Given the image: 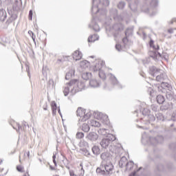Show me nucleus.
<instances>
[{"label":"nucleus","mask_w":176,"mask_h":176,"mask_svg":"<svg viewBox=\"0 0 176 176\" xmlns=\"http://www.w3.org/2000/svg\"><path fill=\"white\" fill-rule=\"evenodd\" d=\"M107 6H109V0H93L91 12L93 14H99L102 19L107 17Z\"/></svg>","instance_id":"nucleus-1"},{"label":"nucleus","mask_w":176,"mask_h":176,"mask_svg":"<svg viewBox=\"0 0 176 176\" xmlns=\"http://www.w3.org/2000/svg\"><path fill=\"white\" fill-rule=\"evenodd\" d=\"M116 140V137L113 135V134H108L105 138H103L100 142V145L102 148H104V149H107L109 146V150L110 152H112V153L119 154L122 151V146H115L111 145L112 142Z\"/></svg>","instance_id":"nucleus-2"},{"label":"nucleus","mask_w":176,"mask_h":176,"mask_svg":"<svg viewBox=\"0 0 176 176\" xmlns=\"http://www.w3.org/2000/svg\"><path fill=\"white\" fill-rule=\"evenodd\" d=\"M69 89H71L70 93L74 96L78 91H82L85 89V82L79 81L78 79L71 80L67 84V87H65L63 89V94L65 97H67L69 94Z\"/></svg>","instance_id":"nucleus-3"},{"label":"nucleus","mask_w":176,"mask_h":176,"mask_svg":"<svg viewBox=\"0 0 176 176\" xmlns=\"http://www.w3.org/2000/svg\"><path fill=\"white\" fill-rule=\"evenodd\" d=\"M158 89L162 93H166V98L168 101H173V102L176 101V95L171 92V90H173L171 85L168 82H162L161 83V86L158 87Z\"/></svg>","instance_id":"nucleus-4"},{"label":"nucleus","mask_w":176,"mask_h":176,"mask_svg":"<svg viewBox=\"0 0 176 176\" xmlns=\"http://www.w3.org/2000/svg\"><path fill=\"white\" fill-rule=\"evenodd\" d=\"M164 140V138H163V136L160 135V136H157L156 138H153V137H146V133H144L142 135V144H144V145H146V144L148 145H157V144H162V142H163V141Z\"/></svg>","instance_id":"nucleus-5"},{"label":"nucleus","mask_w":176,"mask_h":176,"mask_svg":"<svg viewBox=\"0 0 176 176\" xmlns=\"http://www.w3.org/2000/svg\"><path fill=\"white\" fill-rule=\"evenodd\" d=\"M97 174L100 175H109L113 173V164L112 162L102 164L100 167L96 168Z\"/></svg>","instance_id":"nucleus-6"},{"label":"nucleus","mask_w":176,"mask_h":176,"mask_svg":"<svg viewBox=\"0 0 176 176\" xmlns=\"http://www.w3.org/2000/svg\"><path fill=\"white\" fill-rule=\"evenodd\" d=\"M7 10H8V14L10 15V17L6 21V25H9L10 23H12V21H14V20L17 19V15H16V3H14L12 6V8L10 7L8 8Z\"/></svg>","instance_id":"nucleus-7"},{"label":"nucleus","mask_w":176,"mask_h":176,"mask_svg":"<svg viewBox=\"0 0 176 176\" xmlns=\"http://www.w3.org/2000/svg\"><path fill=\"white\" fill-rule=\"evenodd\" d=\"M102 65H104L102 61L96 60L94 66V72H97V71H99V77L100 78V79L105 80L107 76L105 75V73H104V71L101 70Z\"/></svg>","instance_id":"nucleus-8"},{"label":"nucleus","mask_w":176,"mask_h":176,"mask_svg":"<svg viewBox=\"0 0 176 176\" xmlns=\"http://www.w3.org/2000/svg\"><path fill=\"white\" fill-rule=\"evenodd\" d=\"M125 167L127 171H133L129 176H137V173H138L140 170H142V167H140L138 169H137L138 166L137 165H134V162L133 161L127 162Z\"/></svg>","instance_id":"nucleus-9"},{"label":"nucleus","mask_w":176,"mask_h":176,"mask_svg":"<svg viewBox=\"0 0 176 176\" xmlns=\"http://www.w3.org/2000/svg\"><path fill=\"white\" fill-rule=\"evenodd\" d=\"M77 116H79L80 120L81 122H86L90 116H91V113H86V110L82 109V107H78L77 111H76Z\"/></svg>","instance_id":"nucleus-10"},{"label":"nucleus","mask_w":176,"mask_h":176,"mask_svg":"<svg viewBox=\"0 0 176 176\" xmlns=\"http://www.w3.org/2000/svg\"><path fill=\"white\" fill-rule=\"evenodd\" d=\"M95 117L96 119H98V120H101L104 124H109V118H108V116L106 114L101 112H97L95 114Z\"/></svg>","instance_id":"nucleus-11"},{"label":"nucleus","mask_w":176,"mask_h":176,"mask_svg":"<svg viewBox=\"0 0 176 176\" xmlns=\"http://www.w3.org/2000/svg\"><path fill=\"white\" fill-rule=\"evenodd\" d=\"M100 159L102 160V164H104V163L112 162V159H113V157H112L109 152L105 151L100 155Z\"/></svg>","instance_id":"nucleus-12"},{"label":"nucleus","mask_w":176,"mask_h":176,"mask_svg":"<svg viewBox=\"0 0 176 176\" xmlns=\"http://www.w3.org/2000/svg\"><path fill=\"white\" fill-rule=\"evenodd\" d=\"M86 138L88 141H91V142H96L98 140V134L96 132H90L87 134Z\"/></svg>","instance_id":"nucleus-13"},{"label":"nucleus","mask_w":176,"mask_h":176,"mask_svg":"<svg viewBox=\"0 0 176 176\" xmlns=\"http://www.w3.org/2000/svg\"><path fill=\"white\" fill-rule=\"evenodd\" d=\"M155 76L157 82H161L162 83H164V80H166V79H167V75L166 74V73L163 72V70H162Z\"/></svg>","instance_id":"nucleus-14"},{"label":"nucleus","mask_w":176,"mask_h":176,"mask_svg":"<svg viewBox=\"0 0 176 176\" xmlns=\"http://www.w3.org/2000/svg\"><path fill=\"white\" fill-rule=\"evenodd\" d=\"M94 14H96L92 13L93 19L91 23L89 24V28H93L94 31L98 32V31H100V26L98 25V24H97V23H96V19H94Z\"/></svg>","instance_id":"nucleus-15"},{"label":"nucleus","mask_w":176,"mask_h":176,"mask_svg":"<svg viewBox=\"0 0 176 176\" xmlns=\"http://www.w3.org/2000/svg\"><path fill=\"white\" fill-rule=\"evenodd\" d=\"M124 27L123 24L119 23H116L113 25V30L116 31V33H114V36L116 37L118 36V33L116 32H120L121 31H123Z\"/></svg>","instance_id":"nucleus-16"},{"label":"nucleus","mask_w":176,"mask_h":176,"mask_svg":"<svg viewBox=\"0 0 176 176\" xmlns=\"http://www.w3.org/2000/svg\"><path fill=\"white\" fill-rule=\"evenodd\" d=\"M161 71H162V69H159L156 68V67H155V66H152L150 67V74L153 76H156L157 75H158V74Z\"/></svg>","instance_id":"nucleus-17"},{"label":"nucleus","mask_w":176,"mask_h":176,"mask_svg":"<svg viewBox=\"0 0 176 176\" xmlns=\"http://www.w3.org/2000/svg\"><path fill=\"white\" fill-rule=\"evenodd\" d=\"M109 13L110 16H111L114 20H119V16H118V10L116 8H111Z\"/></svg>","instance_id":"nucleus-18"},{"label":"nucleus","mask_w":176,"mask_h":176,"mask_svg":"<svg viewBox=\"0 0 176 176\" xmlns=\"http://www.w3.org/2000/svg\"><path fill=\"white\" fill-rule=\"evenodd\" d=\"M110 80L111 83H113V85H116L117 86H118V87L122 89V85L119 84V81H118V79L116 78V77L112 74H110Z\"/></svg>","instance_id":"nucleus-19"},{"label":"nucleus","mask_w":176,"mask_h":176,"mask_svg":"<svg viewBox=\"0 0 176 176\" xmlns=\"http://www.w3.org/2000/svg\"><path fill=\"white\" fill-rule=\"evenodd\" d=\"M89 85L94 89H96V87H100V82L96 79H91L89 80Z\"/></svg>","instance_id":"nucleus-20"},{"label":"nucleus","mask_w":176,"mask_h":176,"mask_svg":"<svg viewBox=\"0 0 176 176\" xmlns=\"http://www.w3.org/2000/svg\"><path fill=\"white\" fill-rule=\"evenodd\" d=\"M8 17V14L6 11L3 9L0 10V21L3 22L5 19Z\"/></svg>","instance_id":"nucleus-21"},{"label":"nucleus","mask_w":176,"mask_h":176,"mask_svg":"<svg viewBox=\"0 0 176 176\" xmlns=\"http://www.w3.org/2000/svg\"><path fill=\"white\" fill-rule=\"evenodd\" d=\"M73 58L74 60H76V61H78L82 58V52L76 50L73 54Z\"/></svg>","instance_id":"nucleus-22"},{"label":"nucleus","mask_w":176,"mask_h":176,"mask_svg":"<svg viewBox=\"0 0 176 176\" xmlns=\"http://www.w3.org/2000/svg\"><path fill=\"white\" fill-rule=\"evenodd\" d=\"M75 76V69H70L65 76V79L67 80H69V79H71V78H72V76Z\"/></svg>","instance_id":"nucleus-23"},{"label":"nucleus","mask_w":176,"mask_h":176,"mask_svg":"<svg viewBox=\"0 0 176 176\" xmlns=\"http://www.w3.org/2000/svg\"><path fill=\"white\" fill-rule=\"evenodd\" d=\"M134 4H129V6L132 12H137V8L138 6V2L140 0H134Z\"/></svg>","instance_id":"nucleus-24"},{"label":"nucleus","mask_w":176,"mask_h":176,"mask_svg":"<svg viewBox=\"0 0 176 176\" xmlns=\"http://www.w3.org/2000/svg\"><path fill=\"white\" fill-rule=\"evenodd\" d=\"M127 164V158L126 157H122L120 162H119V166L122 168V167H126Z\"/></svg>","instance_id":"nucleus-25"},{"label":"nucleus","mask_w":176,"mask_h":176,"mask_svg":"<svg viewBox=\"0 0 176 176\" xmlns=\"http://www.w3.org/2000/svg\"><path fill=\"white\" fill-rule=\"evenodd\" d=\"M91 73L90 72H85L82 74V78L84 79V80H89V79L91 78Z\"/></svg>","instance_id":"nucleus-26"},{"label":"nucleus","mask_w":176,"mask_h":176,"mask_svg":"<svg viewBox=\"0 0 176 176\" xmlns=\"http://www.w3.org/2000/svg\"><path fill=\"white\" fill-rule=\"evenodd\" d=\"M144 1L146 2V4L142 7V10L145 13H150L151 11L149 10V8H148V5L149 2H148V0H144Z\"/></svg>","instance_id":"nucleus-27"},{"label":"nucleus","mask_w":176,"mask_h":176,"mask_svg":"<svg viewBox=\"0 0 176 176\" xmlns=\"http://www.w3.org/2000/svg\"><path fill=\"white\" fill-rule=\"evenodd\" d=\"M98 134H100V135H108V134H111V133H108V129H100L98 131Z\"/></svg>","instance_id":"nucleus-28"},{"label":"nucleus","mask_w":176,"mask_h":176,"mask_svg":"<svg viewBox=\"0 0 176 176\" xmlns=\"http://www.w3.org/2000/svg\"><path fill=\"white\" fill-rule=\"evenodd\" d=\"M91 151L94 155H96V156L100 155V147H98V146H94L91 148Z\"/></svg>","instance_id":"nucleus-29"},{"label":"nucleus","mask_w":176,"mask_h":176,"mask_svg":"<svg viewBox=\"0 0 176 176\" xmlns=\"http://www.w3.org/2000/svg\"><path fill=\"white\" fill-rule=\"evenodd\" d=\"M96 41H98V36L97 34H94L90 36L88 38V42H96Z\"/></svg>","instance_id":"nucleus-30"},{"label":"nucleus","mask_w":176,"mask_h":176,"mask_svg":"<svg viewBox=\"0 0 176 176\" xmlns=\"http://www.w3.org/2000/svg\"><path fill=\"white\" fill-rule=\"evenodd\" d=\"M143 116H148L151 114V110L148 108H144L143 109L140 110Z\"/></svg>","instance_id":"nucleus-31"},{"label":"nucleus","mask_w":176,"mask_h":176,"mask_svg":"<svg viewBox=\"0 0 176 176\" xmlns=\"http://www.w3.org/2000/svg\"><path fill=\"white\" fill-rule=\"evenodd\" d=\"M164 101H166V99L164 98V96H163L162 95H158L157 96V102L158 104H163Z\"/></svg>","instance_id":"nucleus-32"},{"label":"nucleus","mask_w":176,"mask_h":176,"mask_svg":"<svg viewBox=\"0 0 176 176\" xmlns=\"http://www.w3.org/2000/svg\"><path fill=\"white\" fill-rule=\"evenodd\" d=\"M52 109V115H56L57 113V104L56 102H52L51 104Z\"/></svg>","instance_id":"nucleus-33"},{"label":"nucleus","mask_w":176,"mask_h":176,"mask_svg":"<svg viewBox=\"0 0 176 176\" xmlns=\"http://www.w3.org/2000/svg\"><path fill=\"white\" fill-rule=\"evenodd\" d=\"M82 127V130L84 133H89V131H90V126H89V124H83Z\"/></svg>","instance_id":"nucleus-34"},{"label":"nucleus","mask_w":176,"mask_h":176,"mask_svg":"<svg viewBox=\"0 0 176 176\" xmlns=\"http://www.w3.org/2000/svg\"><path fill=\"white\" fill-rule=\"evenodd\" d=\"M80 66L81 67V68H87L89 67V61L87 60H82L80 62Z\"/></svg>","instance_id":"nucleus-35"},{"label":"nucleus","mask_w":176,"mask_h":176,"mask_svg":"<svg viewBox=\"0 0 176 176\" xmlns=\"http://www.w3.org/2000/svg\"><path fill=\"white\" fill-rule=\"evenodd\" d=\"M91 124L94 127H100V126H101V124H100V122L96 121V120H92L91 121Z\"/></svg>","instance_id":"nucleus-36"},{"label":"nucleus","mask_w":176,"mask_h":176,"mask_svg":"<svg viewBox=\"0 0 176 176\" xmlns=\"http://www.w3.org/2000/svg\"><path fill=\"white\" fill-rule=\"evenodd\" d=\"M157 120H164V117L163 116V114L162 113H157L155 114Z\"/></svg>","instance_id":"nucleus-37"},{"label":"nucleus","mask_w":176,"mask_h":176,"mask_svg":"<svg viewBox=\"0 0 176 176\" xmlns=\"http://www.w3.org/2000/svg\"><path fill=\"white\" fill-rule=\"evenodd\" d=\"M157 56H160V57H162V54L156 51L151 52V57H152L153 58H156Z\"/></svg>","instance_id":"nucleus-38"},{"label":"nucleus","mask_w":176,"mask_h":176,"mask_svg":"<svg viewBox=\"0 0 176 176\" xmlns=\"http://www.w3.org/2000/svg\"><path fill=\"white\" fill-rule=\"evenodd\" d=\"M82 151V155H84V156H87V157H90V152L87 151V149L83 148Z\"/></svg>","instance_id":"nucleus-39"},{"label":"nucleus","mask_w":176,"mask_h":176,"mask_svg":"<svg viewBox=\"0 0 176 176\" xmlns=\"http://www.w3.org/2000/svg\"><path fill=\"white\" fill-rule=\"evenodd\" d=\"M147 118L148 119V122H155V120H156V117L152 114L147 116Z\"/></svg>","instance_id":"nucleus-40"},{"label":"nucleus","mask_w":176,"mask_h":176,"mask_svg":"<svg viewBox=\"0 0 176 176\" xmlns=\"http://www.w3.org/2000/svg\"><path fill=\"white\" fill-rule=\"evenodd\" d=\"M125 6H126V3H124V1H120L118 5V9H123Z\"/></svg>","instance_id":"nucleus-41"},{"label":"nucleus","mask_w":176,"mask_h":176,"mask_svg":"<svg viewBox=\"0 0 176 176\" xmlns=\"http://www.w3.org/2000/svg\"><path fill=\"white\" fill-rule=\"evenodd\" d=\"M157 3H159L157 0H151L150 5H151V6H153V8H156V6H157Z\"/></svg>","instance_id":"nucleus-42"},{"label":"nucleus","mask_w":176,"mask_h":176,"mask_svg":"<svg viewBox=\"0 0 176 176\" xmlns=\"http://www.w3.org/2000/svg\"><path fill=\"white\" fill-rule=\"evenodd\" d=\"M18 129H16V131L18 133H20V131H25V129L23 127V126H21L19 124H17Z\"/></svg>","instance_id":"nucleus-43"},{"label":"nucleus","mask_w":176,"mask_h":176,"mask_svg":"<svg viewBox=\"0 0 176 176\" xmlns=\"http://www.w3.org/2000/svg\"><path fill=\"white\" fill-rule=\"evenodd\" d=\"M116 49L118 52H123V47L120 44H116Z\"/></svg>","instance_id":"nucleus-44"},{"label":"nucleus","mask_w":176,"mask_h":176,"mask_svg":"<svg viewBox=\"0 0 176 176\" xmlns=\"http://www.w3.org/2000/svg\"><path fill=\"white\" fill-rule=\"evenodd\" d=\"M83 137H85V133H83V132H78L76 133V138L80 139L83 138Z\"/></svg>","instance_id":"nucleus-45"},{"label":"nucleus","mask_w":176,"mask_h":176,"mask_svg":"<svg viewBox=\"0 0 176 176\" xmlns=\"http://www.w3.org/2000/svg\"><path fill=\"white\" fill-rule=\"evenodd\" d=\"M122 42H123V43H124V47H126V48L129 47L127 46V42H129V40L127 39V37L123 38H122Z\"/></svg>","instance_id":"nucleus-46"},{"label":"nucleus","mask_w":176,"mask_h":176,"mask_svg":"<svg viewBox=\"0 0 176 176\" xmlns=\"http://www.w3.org/2000/svg\"><path fill=\"white\" fill-rule=\"evenodd\" d=\"M151 109H152V111H154V112H156V111H157V106H156L155 104H152Z\"/></svg>","instance_id":"nucleus-47"},{"label":"nucleus","mask_w":176,"mask_h":176,"mask_svg":"<svg viewBox=\"0 0 176 176\" xmlns=\"http://www.w3.org/2000/svg\"><path fill=\"white\" fill-rule=\"evenodd\" d=\"M48 85H49V86H54V82L53 81V79H50L49 80Z\"/></svg>","instance_id":"nucleus-48"},{"label":"nucleus","mask_w":176,"mask_h":176,"mask_svg":"<svg viewBox=\"0 0 176 176\" xmlns=\"http://www.w3.org/2000/svg\"><path fill=\"white\" fill-rule=\"evenodd\" d=\"M22 127H24L25 131L27 127H29L28 124H27V122H23Z\"/></svg>","instance_id":"nucleus-49"},{"label":"nucleus","mask_w":176,"mask_h":176,"mask_svg":"<svg viewBox=\"0 0 176 176\" xmlns=\"http://www.w3.org/2000/svg\"><path fill=\"white\" fill-rule=\"evenodd\" d=\"M129 32H130V34H132V32H133V30H131V29H127L126 30V31L125 32V34L127 36V35H129Z\"/></svg>","instance_id":"nucleus-50"},{"label":"nucleus","mask_w":176,"mask_h":176,"mask_svg":"<svg viewBox=\"0 0 176 176\" xmlns=\"http://www.w3.org/2000/svg\"><path fill=\"white\" fill-rule=\"evenodd\" d=\"M32 10H30V12H29V20H32Z\"/></svg>","instance_id":"nucleus-51"},{"label":"nucleus","mask_w":176,"mask_h":176,"mask_svg":"<svg viewBox=\"0 0 176 176\" xmlns=\"http://www.w3.org/2000/svg\"><path fill=\"white\" fill-rule=\"evenodd\" d=\"M17 171H19V173H21L23 168H21V166H16Z\"/></svg>","instance_id":"nucleus-52"},{"label":"nucleus","mask_w":176,"mask_h":176,"mask_svg":"<svg viewBox=\"0 0 176 176\" xmlns=\"http://www.w3.org/2000/svg\"><path fill=\"white\" fill-rule=\"evenodd\" d=\"M168 32L169 34H174V29H173V28L168 29Z\"/></svg>","instance_id":"nucleus-53"},{"label":"nucleus","mask_w":176,"mask_h":176,"mask_svg":"<svg viewBox=\"0 0 176 176\" xmlns=\"http://www.w3.org/2000/svg\"><path fill=\"white\" fill-rule=\"evenodd\" d=\"M44 111H47V103L45 102V105L43 107Z\"/></svg>","instance_id":"nucleus-54"},{"label":"nucleus","mask_w":176,"mask_h":176,"mask_svg":"<svg viewBox=\"0 0 176 176\" xmlns=\"http://www.w3.org/2000/svg\"><path fill=\"white\" fill-rule=\"evenodd\" d=\"M69 174H70V176H76L74 170H69Z\"/></svg>","instance_id":"nucleus-55"},{"label":"nucleus","mask_w":176,"mask_h":176,"mask_svg":"<svg viewBox=\"0 0 176 176\" xmlns=\"http://www.w3.org/2000/svg\"><path fill=\"white\" fill-rule=\"evenodd\" d=\"M168 108H170V103H168V104L165 106L164 108H163V109H168Z\"/></svg>","instance_id":"nucleus-56"},{"label":"nucleus","mask_w":176,"mask_h":176,"mask_svg":"<svg viewBox=\"0 0 176 176\" xmlns=\"http://www.w3.org/2000/svg\"><path fill=\"white\" fill-rule=\"evenodd\" d=\"M28 34H30V35H34V32H32L31 30L28 31Z\"/></svg>","instance_id":"nucleus-57"},{"label":"nucleus","mask_w":176,"mask_h":176,"mask_svg":"<svg viewBox=\"0 0 176 176\" xmlns=\"http://www.w3.org/2000/svg\"><path fill=\"white\" fill-rule=\"evenodd\" d=\"M54 164L57 166V162H56V160H53Z\"/></svg>","instance_id":"nucleus-58"},{"label":"nucleus","mask_w":176,"mask_h":176,"mask_svg":"<svg viewBox=\"0 0 176 176\" xmlns=\"http://www.w3.org/2000/svg\"><path fill=\"white\" fill-rule=\"evenodd\" d=\"M58 112L59 115L63 118V115H61V111L60 110V109H58Z\"/></svg>","instance_id":"nucleus-59"},{"label":"nucleus","mask_w":176,"mask_h":176,"mask_svg":"<svg viewBox=\"0 0 176 176\" xmlns=\"http://www.w3.org/2000/svg\"><path fill=\"white\" fill-rule=\"evenodd\" d=\"M174 21H176L175 19H172V21H170V24H173V23H174Z\"/></svg>","instance_id":"nucleus-60"},{"label":"nucleus","mask_w":176,"mask_h":176,"mask_svg":"<svg viewBox=\"0 0 176 176\" xmlns=\"http://www.w3.org/2000/svg\"><path fill=\"white\" fill-rule=\"evenodd\" d=\"M32 40L34 41V42H35V36L32 35Z\"/></svg>","instance_id":"nucleus-61"},{"label":"nucleus","mask_w":176,"mask_h":176,"mask_svg":"<svg viewBox=\"0 0 176 176\" xmlns=\"http://www.w3.org/2000/svg\"><path fill=\"white\" fill-rule=\"evenodd\" d=\"M27 156H28V159H30V151L27 152Z\"/></svg>","instance_id":"nucleus-62"},{"label":"nucleus","mask_w":176,"mask_h":176,"mask_svg":"<svg viewBox=\"0 0 176 176\" xmlns=\"http://www.w3.org/2000/svg\"><path fill=\"white\" fill-rule=\"evenodd\" d=\"M52 159H53V160H56V155H54V154L53 155Z\"/></svg>","instance_id":"nucleus-63"},{"label":"nucleus","mask_w":176,"mask_h":176,"mask_svg":"<svg viewBox=\"0 0 176 176\" xmlns=\"http://www.w3.org/2000/svg\"><path fill=\"white\" fill-rule=\"evenodd\" d=\"M50 168L51 170H54V167H53V166H50Z\"/></svg>","instance_id":"nucleus-64"}]
</instances>
